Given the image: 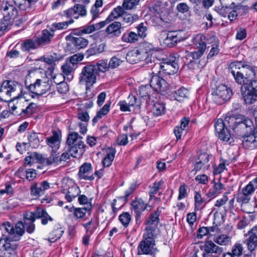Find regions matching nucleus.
Here are the masks:
<instances>
[{"mask_svg": "<svg viewBox=\"0 0 257 257\" xmlns=\"http://www.w3.org/2000/svg\"><path fill=\"white\" fill-rule=\"evenodd\" d=\"M4 18L7 20H15L18 16L17 9L9 2L4 3L0 9Z\"/></svg>", "mask_w": 257, "mask_h": 257, "instance_id": "obj_21", "label": "nucleus"}, {"mask_svg": "<svg viewBox=\"0 0 257 257\" xmlns=\"http://www.w3.org/2000/svg\"><path fill=\"white\" fill-rule=\"evenodd\" d=\"M27 88L30 92L33 94L32 95L33 98L35 97L38 98L48 91L50 89L51 85L48 82L37 79L34 83L27 86Z\"/></svg>", "mask_w": 257, "mask_h": 257, "instance_id": "obj_12", "label": "nucleus"}, {"mask_svg": "<svg viewBox=\"0 0 257 257\" xmlns=\"http://www.w3.org/2000/svg\"><path fill=\"white\" fill-rule=\"evenodd\" d=\"M82 225L86 229V234H92L95 230L96 227L93 223L92 220H91L86 223H83Z\"/></svg>", "mask_w": 257, "mask_h": 257, "instance_id": "obj_64", "label": "nucleus"}, {"mask_svg": "<svg viewBox=\"0 0 257 257\" xmlns=\"http://www.w3.org/2000/svg\"><path fill=\"white\" fill-rule=\"evenodd\" d=\"M54 36V30L51 29V31H49L45 29L42 31L40 37H38L36 38V41L39 46H43L49 44Z\"/></svg>", "mask_w": 257, "mask_h": 257, "instance_id": "obj_27", "label": "nucleus"}, {"mask_svg": "<svg viewBox=\"0 0 257 257\" xmlns=\"http://www.w3.org/2000/svg\"><path fill=\"white\" fill-rule=\"evenodd\" d=\"M148 204H145L141 198L136 199L133 201L132 204V209L135 212L137 216H140L142 211L147 209Z\"/></svg>", "mask_w": 257, "mask_h": 257, "instance_id": "obj_33", "label": "nucleus"}, {"mask_svg": "<svg viewBox=\"0 0 257 257\" xmlns=\"http://www.w3.org/2000/svg\"><path fill=\"white\" fill-rule=\"evenodd\" d=\"M1 227L15 241L19 240L25 232V225L22 221H18L15 226L9 222H5L2 224Z\"/></svg>", "mask_w": 257, "mask_h": 257, "instance_id": "obj_7", "label": "nucleus"}, {"mask_svg": "<svg viewBox=\"0 0 257 257\" xmlns=\"http://www.w3.org/2000/svg\"><path fill=\"white\" fill-rule=\"evenodd\" d=\"M75 68L69 63L68 61L66 60L65 62L61 66V69L63 75L69 76L71 75Z\"/></svg>", "mask_w": 257, "mask_h": 257, "instance_id": "obj_52", "label": "nucleus"}, {"mask_svg": "<svg viewBox=\"0 0 257 257\" xmlns=\"http://www.w3.org/2000/svg\"><path fill=\"white\" fill-rule=\"evenodd\" d=\"M73 19L62 22L55 23L53 24V27L56 30H61L66 29L68 26L74 23Z\"/></svg>", "mask_w": 257, "mask_h": 257, "instance_id": "obj_53", "label": "nucleus"}, {"mask_svg": "<svg viewBox=\"0 0 257 257\" xmlns=\"http://www.w3.org/2000/svg\"><path fill=\"white\" fill-rule=\"evenodd\" d=\"M243 147L246 149L253 150L256 149L255 143V139L253 133L249 134L242 138Z\"/></svg>", "mask_w": 257, "mask_h": 257, "instance_id": "obj_35", "label": "nucleus"}, {"mask_svg": "<svg viewBox=\"0 0 257 257\" xmlns=\"http://www.w3.org/2000/svg\"><path fill=\"white\" fill-rule=\"evenodd\" d=\"M181 41L182 37L178 32L170 31L167 33L166 37L163 40V44L164 46L173 48Z\"/></svg>", "mask_w": 257, "mask_h": 257, "instance_id": "obj_24", "label": "nucleus"}, {"mask_svg": "<svg viewBox=\"0 0 257 257\" xmlns=\"http://www.w3.org/2000/svg\"><path fill=\"white\" fill-rule=\"evenodd\" d=\"M63 57L61 55L55 53L47 57H43L40 59L42 63L39 69L44 70L47 76H52L56 62H58Z\"/></svg>", "mask_w": 257, "mask_h": 257, "instance_id": "obj_8", "label": "nucleus"}, {"mask_svg": "<svg viewBox=\"0 0 257 257\" xmlns=\"http://www.w3.org/2000/svg\"><path fill=\"white\" fill-rule=\"evenodd\" d=\"M49 188L50 184L47 181H43L40 183L34 182L30 187L31 194L37 198L43 195L45 191Z\"/></svg>", "mask_w": 257, "mask_h": 257, "instance_id": "obj_22", "label": "nucleus"}, {"mask_svg": "<svg viewBox=\"0 0 257 257\" xmlns=\"http://www.w3.org/2000/svg\"><path fill=\"white\" fill-rule=\"evenodd\" d=\"M67 41L66 49L70 53H74L81 49L85 48L88 44V40L82 37L73 36V34H69L66 36Z\"/></svg>", "mask_w": 257, "mask_h": 257, "instance_id": "obj_9", "label": "nucleus"}, {"mask_svg": "<svg viewBox=\"0 0 257 257\" xmlns=\"http://www.w3.org/2000/svg\"><path fill=\"white\" fill-rule=\"evenodd\" d=\"M188 90L184 87H181L173 94L175 99L178 101H183L184 98H187L188 95Z\"/></svg>", "mask_w": 257, "mask_h": 257, "instance_id": "obj_46", "label": "nucleus"}, {"mask_svg": "<svg viewBox=\"0 0 257 257\" xmlns=\"http://www.w3.org/2000/svg\"><path fill=\"white\" fill-rule=\"evenodd\" d=\"M210 156L207 153H201L199 155L196 163L194 164V170L198 172L202 170H207L210 167L209 162Z\"/></svg>", "mask_w": 257, "mask_h": 257, "instance_id": "obj_23", "label": "nucleus"}, {"mask_svg": "<svg viewBox=\"0 0 257 257\" xmlns=\"http://www.w3.org/2000/svg\"><path fill=\"white\" fill-rule=\"evenodd\" d=\"M153 10L156 13V16L163 22H167L169 20V14L166 9L160 4H156L153 6Z\"/></svg>", "mask_w": 257, "mask_h": 257, "instance_id": "obj_32", "label": "nucleus"}, {"mask_svg": "<svg viewBox=\"0 0 257 257\" xmlns=\"http://www.w3.org/2000/svg\"><path fill=\"white\" fill-rule=\"evenodd\" d=\"M160 212L159 210L155 211L153 213L150 215L149 220L147 222L148 225V227H153L156 230V227L157 226L159 222V216Z\"/></svg>", "mask_w": 257, "mask_h": 257, "instance_id": "obj_45", "label": "nucleus"}, {"mask_svg": "<svg viewBox=\"0 0 257 257\" xmlns=\"http://www.w3.org/2000/svg\"><path fill=\"white\" fill-rule=\"evenodd\" d=\"M242 95L246 104H252L257 100V80H250L248 86L242 90Z\"/></svg>", "mask_w": 257, "mask_h": 257, "instance_id": "obj_14", "label": "nucleus"}, {"mask_svg": "<svg viewBox=\"0 0 257 257\" xmlns=\"http://www.w3.org/2000/svg\"><path fill=\"white\" fill-rule=\"evenodd\" d=\"M80 179L85 180H93L94 179L92 174V165L89 163H84L79 168L78 174Z\"/></svg>", "mask_w": 257, "mask_h": 257, "instance_id": "obj_25", "label": "nucleus"}, {"mask_svg": "<svg viewBox=\"0 0 257 257\" xmlns=\"http://www.w3.org/2000/svg\"><path fill=\"white\" fill-rule=\"evenodd\" d=\"M121 24L119 22H114L109 25L106 30V33L111 37H119L121 33Z\"/></svg>", "mask_w": 257, "mask_h": 257, "instance_id": "obj_30", "label": "nucleus"}, {"mask_svg": "<svg viewBox=\"0 0 257 257\" xmlns=\"http://www.w3.org/2000/svg\"><path fill=\"white\" fill-rule=\"evenodd\" d=\"M116 153L115 149L111 148H109L106 151V155L103 160V165L104 167L110 166L114 160Z\"/></svg>", "mask_w": 257, "mask_h": 257, "instance_id": "obj_39", "label": "nucleus"}, {"mask_svg": "<svg viewBox=\"0 0 257 257\" xmlns=\"http://www.w3.org/2000/svg\"><path fill=\"white\" fill-rule=\"evenodd\" d=\"M212 95L214 102L220 105L230 99L232 95V92L226 85L220 84L216 87Z\"/></svg>", "mask_w": 257, "mask_h": 257, "instance_id": "obj_10", "label": "nucleus"}, {"mask_svg": "<svg viewBox=\"0 0 257 257\" xmlns=\"http://www.w3.org/2000/svg\"><path fill=\"white\" fill-rule=\"evenodd\" d=\"M79 188L71 180H64L62 186V192L65 194V198L68 202L78 196L80 193Z\"/></svg>", "mask_w": 257, "mask_h": 257, "instance_id": "obj_11", "label": "nucleus"}, {"mask_svg": "<svg viewBox=\"0 0 257 257\" xmlns=\"http://www.w3.org/2000/svg\"><path fill=\"white\" fill-rule=\"evenodd\" d=\"M41 162L46 164L47 165L52 164L58 165L60 163L59 153H57V151L52 150L50 156L47 158H44L43 157Z\"/></svg>", "mask_w": 257, "mask_h": 257, "instance_id": "obj_38", "label": "nucleus"}, {"mask_svg": "<svg viewBox=\"0 0 257 257\" xmlns=\"http://www.w3.org/2000/svg\"><path fill=\"white\" fill-rule=\"evenodd\" d=\"M187 187L185 184H183L180 185L179 188V195L178 196V200H182L187 197Z\"/></svg>", "mask_w": 257, "mask_h": 257, "instance_id": "obj_62", "label": "nucleus"}, {"mask_svg": "<svg viewBox=\"0 0 257 257\" xmlns=\"http://www.w3.org/2000/svg\"><path fill=\"white\" fill-rule=\"evenodd\" d=\"M237 9H238V8L235 6V4L232 3L231 4V10L229 11L227 16L228 19H229L231 22H232L237 17Z\"/></svg>", "mask_w": 257, "mask_h": 257, "instance_id": "obj_60", "label": "nucleus"}, {"mask_svg": "<svg viewBox=\"0 0 257 257\" xmlns=\"http://www.w3.org/2000/svg\"><path fill=\"white\" fill-rule=\"evenodd\" d=\"M52 135L46 138L47 145L53 151H57L60 146L62 138L61 132L59 130L53 131Z\"/></svg>", "mask_w": 257, "mask_h": 257, "instance_id": "obj_20", "label": "nucleus"}, {"mask_svg": "<svg viewBox=\"0 0 257 257\" xmlns=\"http://www.w3.org/2000/svg\"><path fill=\"white\" fill-rule=\"evenodd\" d=\"M146 233L143 235V239L138 247V255L154 254L157 249L155 246V229L153 227H147Z\"/></svg>", "mask_w": 257, "mask_h": 257, "instance_id": "obj_2", "label": "nucleus"}, {"mask_svg": "<svg viewBox=\"0 0 257 257\" xmlns=\"http://www.w3.org/2000/svg\"><path fill=\"white\" fill-rule=\"evenodd\" d=\"M131 220V216L128 212H124L119 216V220L125 227H127Z\"/></svg>", "mask_w": 257, "mask_h": 257, "instance_id": "obj_56", "label": "nucleus"}, {"mask_svg": "<svg viewBox=\"0 0 257 257\" xmlns=\"http://www.w3.org/2000/svg\"><path fill=\"white\" fill-rule=\"evenodd\" d=\"M43 156L37 153H31L30 155L25 158L24 165L25 166H31L33 164L36 162V161L41 162Z\"/></svg>", "mask_w": 257, "mask_h": 257, "instance_id": "obj_42", "label": "nucleus"}, {"mask_svg": "<svg viewBox=\"0 0 257 257\" xmlns=\"http://www.w3.org/2000/svg\"><path fill=\"white\" fill-rule=\"evenodd\" d=\"M257 188L255 187L254 185L250 181L245 187L242 188L241 191L242 193L245 195H250Z\"/></svg>", "mask_w": 257, "mask_h": 257, "instance_id": "obj_59", "label": "nucleus"}, {"mask_svg": "<svg viewBox=\"0 0 257 257\" xmlns=\"http://www.w3.org/2000/svg\"><path fill=\"white\" fill-rule=\"evenodd\" d=\"M152 74L153 75L151 76L150 81L151 87L156 91L163 94L167 93L169 90V84L167 81L154 72H152Z\"/></svg>", "mask_w": 257, "mask_h": 257, "instance_id": "obj_15", "label": "nucleus"}, {"mask_svg": "<svg viewBox=\"0 0 257 257\" xmlns=\"http://www.w3.org/2000/svg\"><path fill=\"white\" fill-rule=\"evenodd\" d=\"M194 198L195 211H199L203 209L205 207L207 202L206 199L202 197L200 191H195Z\"/></svg>", "mask_w": 257, "mask_h": 257, "instance_id": "obj_31", "label": "nucleus"}, {"mask_svg": "<svg viewBox=\"0 0 257 257\" xmlns=\"http://www.w3.org/2000/svg\"><path fill=\"white\" fill-rule=\"evenodd\" d=\"M63 16L66 17L67 18L73 19V18L77 19L78 16L77 15L76 12L74 9V6L69 9L65 10L63 12Z\"/></svg>", "mask_w": 257, "mask_h": 257, "instance_id": "obj_57", "label": "nucleus"}, {"mask_svg": "<svg viewBox=\"0 0 257 257\" xmlns=\"http://www.w3.org/2000/svg\"><path fill=\"white\" fill-rule=\"evenodd\" d=\"M139 40L138 35L135 32L127 30L121 38L122 42L127 43H135Z\"/></svg>", "mask_w": 257, "mask_h": 257, "instance_id": "obj_37", "label": "nucleus"}, {"mask_svg": "<svg viewBox=\"0 0 257 257\" xmlns=\"http://www.w3.org/2000/svg\"><path fill=\"white\" fill-rule=\"evenodd\" d=\"M244 243L250 251L254 250L257 247V225L252 227L244 234Z\"/></svg>", "mask_w": 257, "mask_h": 257, "instance_id": "obj_18", "label": "nucleus"}, {"mask_svg": "<svg viewBox=\"0 0 257 257\" xmlns=\"http://www.w3.org/2000/svg\"><path fill=\"white\" fill-rule=\"evenodd\" d=\"M122 21L124 23L132 24L138 21L139 19V16L137 14H132L124 12L122 15Z\"/></svg>", "mask_w": 257, "mask_h": 257, "instance_id": "obj_49", "label": "nucleus"}, {"mask_svg": "<svg viewBox=\"0 0 257 257\" xmlns=\"http://www.w3.org/2000/svg\"><path fill=\"white\" fill-rule=\"evenodd\" d=\"M64 80V76L61 74H56L53 77V81L57 84V90L61 94H65L69 90V86Z\"/></svg>", "mask_w": 257, "mask_h": 257, "instance_id": "obj_26", "label": "nucleus"}, {"mask_svg": "<svg viewBox=\"0 0 257 257\" xmlns=\"http://www.w3.org/2000/svg\"><path fill=\"white\" fill-rule=\"evenodd\" d=\"M255 68L254 66L249 64H244L241 61H234L229 64L228 68L233 76L241 71L244 72L245 69L250 71L249 74L254 75L255 74Z\"/></svg>", "mask_w": 257, "mask_h": 257, "instance_id": "obj_17", "label": "nucleus"}, {"mask_svg": "<svg viewBox=\"0 0 257 257\" xmlns=\"http://www.w3.org/2000/svg\"><path fill=\"white\" fill-rule=\"evenodd\" d=\"M36 2V0H14L16 6L21 10H26L27 8H30Z\"/></svg>", "mask_w": 257, "mask_h": 257, "instance_id": "obj_48", "label": "nucleus"}, {"mask_svg": "<svg viewBox=\"0 0 257 257\" xmlns=\"http://www.w3.org/2000/svg\"><path fill=\"white\" fill-rule=\"evenodd\" d=\"M213 241L220 245H226L231 242V237L226 234H220L213 238Z\"/></svg>", "mask_w": 257, "mask_h": 257, "instance_id": "obj_47", "label": "nucleus"}, {"mask_svg": "<svg viewBox=\"0 0 257 257\" xmlns=\"http://www.w3.org/2000/svg\"><path fill=\"white\" fill-rule=\"evenodd\" d=\"M23 86L18 82L12 80H6L0 88V98L5 101H13L21 97Z\"/></svg>", "mask_w": 257, "mask_h": 257, "instance_id": "obj_1", "label": "nucleus"}, {"mask_svg": "<svg viewBox=\"0 0 257 257\" xmlns=\"http://www.w3.org/2000/svg\"><path fill=\"white\" fill-rule=\"evenodd\" d=\"M224 190L225 188L223 184L220 182H214L212 187L209 189L206 194V196L210 198V200H211L218 196Z\"/></svg>", "mask_w": 257, "mask_h": 257, "instance_id": "obj_29", "label": "nucleus"}, {"mask_svg": "<svg viewBox=\"0 0 257 257\" xmlns=\"http://www.w3.org/2000/svg\"><path fill=\"white\" fill-rule=\"evenodd\" d=\"M235 120L233 117H226L223 120L222 119H218L215 122V131L218 134V138L223 141L231 144L233 138L230 132L226 127V122H227L229 127H231L232 122Z\"/></svg>", "mask_w": 257, "mask_h": 257, "instance_id": "obj_4", "label": "nucleus"}, {"mask_svg": "<svg viewBox=\"0 0 257 257\" xmlns=\"http://www.w3.org/2000/svg\"><path fill=\"white\" fill-rule=\"evenodd\" d=\"M29 143L33 148H37L40 144V140L38 137V134L32 132L28 136Z\"/></svg>", "mask_w": 257, "mask_h": 257, "instance_id": "obj_50", "label": "nucleus"}, {"mask_svg": "<svg viewBox=\"0 0 257 257\" xmlns=\"http://www.w3.org/2000/svg\"><path fill=\"white\" fill-rule=\"evenodd\" d=\"M162 72L168 75L173 74L178 68L177 60L175 57L170 55L169 57L163 59L162 62L157 65Z\"/></svg>", "mask_w": 257, "mask_h": 257, "instance_id": "obj_13", "label": "nucleus"}, {"mask_svg": "<svg viewBox=\"0 0 257 257\" xmlns=\"http://www.w3.org/2000/svg\"><path fill=\"white\" fill-rule=\"evenodd\" d=\"M38 46H39L37 44L36 39L35 40L27 39L21 44V49L23 51L28 52L31 50L37 49Z\"/></svg>", "mask_w": 257, "mask_h": 257, "instance_id": "obj_40", "label": "nucleus"}, {"mask_svg": "<svg viewBox=\"0 0 257 257\" xmlns=\"http://www.w3.org/2000/svg\"><path fill=\"white\" fill-rule=\"evenodd\" d=\"M140 0H123L122 7L126 10L134 9L139 3Z\"/></svg>", "mask_w": 257, "mask_h": 257, "instance_id": "obj_55", "label": "nucleus"}, {"mask_svg": "<svg viewBox=\"0 0 257 257\" xmlns=\"http://www.w3.org/2000/svg\"><path fill=\"white\" fill-rule=\"evenodd\" d=\"M98 71L104 72L108 70L109 68V64L107 63V60H101L97 63L95 65Z\"/></svg>", "mask_w": 257, "mask_h": 257, "instance_id": "obj_54", "label": "nucleus"}, {"mask_svg": "<svg viewBox=\"0 0 257 257\" xmlns=\"http://www.w3.org/2000/svg\"><path fill=\"white\" fill-rule=\"evenodd\" d=\"M193 43L196 46L197 49L205 51L206 46L204 35L201 34H197L193 38Z\"/></svg>", "mask_w": 257, "mask_h": 257, "instance_id": "obj_36", "label": "nucleus"}, {"mask_svg": "<svg viewBox=\"0 0 257 257\" xmlns=\"http://www.w3.org/2000/svg\"><path fill=\"white\" fill-rule=\"evenodd\" d=\"M234 120L231 128L234 133L238 136L243 138L250 134L254 129L252 121L248 118H245L241 121Z\"/></svg>", "mask_w": 257, "mask_h": 257, "instance_id": "obj_6", "label": "nucleus"}, {"mask_svg": "<svg viewBox=\"0 0 257 257\" xmlns=\"http://www.w3.org/2000/svg\"><path fill=\"white\" fill-rule=\"evenodd\" d=\"M223 248L209 240L204 245L202 257H218L223 252Z\"/></svg>", "mask_w": 257, "mask_h": 257, "instance_id": "obj_16", "label": "nucleus"}, {"mask_svg": "<svg viewBox=\"0 0 257 257\" xmlns=\"http://www.w3.org/2000/svg\"><path fill=\"white\" fill-rule=\"evenodd\" d=\"M249 73L250 71L245 69L244 72L241 71L233 76L235 81L241 85L240 88L241 94L242 90H244L248 86L249 82L251 80L250 77H254L255 75V73L254 75H251Z\"/></svg>", "mask_w": 257, "mask_h": 257, "instance_id": "obj_19", "label": "nucleus"}, {"mask_svg": "<svg viewBox=\"0 0 257 257\" xmlns=\"http://www.w3.org/2000/svg\"><path fill=\"white\" fill-rule=\"evenodd\" d=\"M124 8L121 6H117L116 8H115L107 17V21L112 22L115 19L122 17L124 12Z\"/></svg>", "mask_w": 257, "mask_h": 257, "instance_id": "obj_43", "label": "nucleus"}, {"mask_svg": "<svg viewBox=\"0 0 257 257\" xmlns=\"http://www.w3.org/2000/svg\"><path fill=\"white\" fill-rule=\"evenodd\" d=\"M147 55L146 53L137 50L129 52L126 56V59L130 63L135 64L142 61Z\"/></svg>", "mask_w": 257, "mask_h": 257, "instance_id": "obj_28", "label": "nucleus"}, {"mask_svg": "<svg viewBox=\"0 0 257 257\" xmlns=\"http://www.w3.org/2000/svg\"><path fill=\"white\" fill-rule=\"evenodd\" d=\"M152 88L151 85L150 86L147 85L141 86L139 88L140 95L142 97L148 96L149 98Z\"/></svg>", "mask_w": 257, "mask_h": 257, "instance_id": "obj_58", "label": "nucleus"}, {"mask_svg": "<svg viewBox=\"0 0 257 257\" xmlns=\"http://www.w3.org/2000/svg\"><path fill=\"white\" fill-rule=\"evenodd\" d=\"M91 208L92 207L90 204H89L87 207H73V215L77 219H82L86 220V214L87 213L90 214Z\"/></svg>", "mask_w": 257, "mask_h": 257, "instance_id": "obj_34", "label": "nucleus"}, {"mask_svg": "<svg viewBox=\"0 0 257 257\" xmlns=\"http://www.w3.org/2000/svg\"><path fill=\"white\" fill-rule=\"evenodd\" d=\"M82 137L77 133L72 132L68 134L66 145L68 151L72 157L77 158L81 156L85 151L86 146L82 141Z\"/></svg>", "mask_w": 257, "mask_h": 257, "instance_id": "obj_3", "label": "nucleus"}, {"mask_svg": "<svg viewBox=\"0 0 257 257\" xmlns=\"http://www.w3.org/2000/svg\"><path fill=\"white\" fill-rule=\"evenodd\" d=\"M243 247L240 243H235L232 247V253L236 257L241 255L242 253Z\"/></svg>", "mask_w": 257, "mask_h": 257, "instance_id": "obj_63", "label": "nucleus"}, {"mask_svg": "<svg viewBox=\"0 0 257 257\" xmlns=\"http://www.w3.org/2000/svg\"><path fill=\"white\" fill-rule=\"evenodd\" d=\"M165 106L163 103L156 102L152 108L153 113L156 116L161 115L164 113Z\"/></svg>", "mask_w": 257, "mask_h": 257, "instance_id": "obj_51", "label": "nucleus"}, {"mask_svg": "<svg viewBox=\"0 0 257 257\" xmlns=\"http://www.w3.org/2000/svg\"><path fill=\"white\" fill-rule=\"evenodd\" d=\"M83 59V56L81 55L74 54L68 58L66 60L70 63L76 68V65L78 62L82 61Z\"/></svg>", "mask_w": 257, "mask_h": 257, "instance_id": "obj_61", "label": "nucleus"}, {"mask_svg": "<svg viewBox=\"0 0 257 257\" xmlns=\"http://www.w3.org/2000/svg\"><path fill=\"white\" fill-rule=\"evenodd\" d=\"M204 52L198 50L197 51L189 52L188 50L185 51V57L188 60V63H191L193 61L197 60L201 57Z\"/></svg>", "mask_w": 257, "mask_h": 257, "instance_id": "obj_44", "label": "nucleus"}, {"mask_svg": "<svg viewBox=\"0 0 257 257\" xmlns=\"http://www.w3.org/2000/svg\"><path fill=\"white\" fill-rule=\"evenodd\" d=\"M98 73L94 65H88L82 69L80 74L79 82L85 85L86 88L91 87L96 82V77Z\"/></svg>", "mask_w": 257, "mask_h": 257, "instance_id": "obj_5", "label": "nucleus"}, {"mask_svg": "<svg viewBox=\"0 0 257 257\" xmlns=\"http://www.w3.org/2000/svg\"><path fill=\"white\" fill-rule=\"evenodd\" d=\"M163 183L164 181L161 180L158 182L156 181L152 185L149 186V191L148 193L150 197L149 201L153 200L155 198V195L158 192Z\"/></svg>", "mask_w": 257, "mask_h": 257, "instance_id": "obj_41", "label": "nucleus"}]
</instances>
